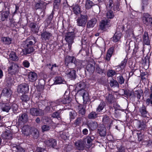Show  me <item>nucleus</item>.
Listing matches in <instances>:
<instances>
[{"label":"nucleus","instance_id":"11","mask_svg":"<svg viewBox=\"0 0 152 152\" xmlns=\"http://www.w3.org/2000/svg\"><path fill=\"white\" fill-rule=\"evenodd\" d=\"M1 136L3 139L9 140L12 139L13 136L12 132L10 130L7 129L3 133Z\"/></svg>","mask_w":152,"mask_h":152},{"label":"nucleus","instance_id":"16","mask_svg":"<svg viewBox=\"0 0 152 152\" xmlns=\"http://www.w3.org/2000/svg\"><path fill=\"white\" fill-rule=\"evenodd\" d=\"M137 125V129L140 131H144L146 129L147 125L146 122L143 121H138Z\"/></svg>","mask_w":152,"mask_h":152},{"label":"nucleus","instance_id":"32","mask_svg":"<svg viewBox=\"0 0 152 152\" xmlns=\"http://www.w3.org/2000/svg\"><path fill=\"white\" fill-rule=\"evenodd\" d=\"M34 50L33 47L29 46V47H27V48H25L22 51L24 54H27L33 52Z\"/></svg>","mask_w":152,"mask_h":152},{"label":"nucleus","instance_id":"56","mask_svg":"<svg viewBox=\"0 0 152 152\" xmlns=\"http://www.w3.org/2000/svg\"><path fill=\"white\" fill-rule=\"evenodd\" d=\"M11 108L13 110V111L15 112L17 111L18 109V106L16 104H12Z\"/></svg>","mask_w":152,"mask_h":152},{"label":"nucleus","instance_id":"8","mask_svg":"<svg viewBox=\"0 0 152 152\" xmlns=\"http://www.w3.org/2000/svg\"><path fill=\"white\" fill-rule=\"evenodd\" d=\"M142 20L143 22L147 26L152 24V18L148 13H145L143 14Z\"/></svg>","mask_w":152,"mask_h":152},{"label":"nucleus","instance_id":"10","mask_svg":"<svg viewBox=\"0 0 152 152\" xmlns=\"http://www.w3.org/2000/svg\"><path fill=\"white\" fill-rule=\"evenodd\" d=\"M19 93H23L27 92L29 91L28 86L27 84L24 83L19 85L17 88Z\"/></svg>","mask_w":152,"mask_h":152},{"label":"nucleus","instance_id":"52","mask_svg":"<svg viewBox=\"0 0 152 152\" xmlns=\"http://www.w3.org/2000/svg\"><path fill=\"white\" fill-rule=\"evenodd\" d=\"M117 80H118V82L120 84H122L124 83L125 81V79L123 78V77L122 75H120L119 76L117 77Z\"/></svg>","mask_w":152,"mask_h":152},{"label":"nucleus","instance_id":"22","mask_svg":"<svg viewBox=\"0 0 152 152\" xmlns=\"http://www.w3.org/2000/svg\"><path fill=\"white\" fill-rule=\"evenodd\" d=\"M139 111L142 117L144 118L147 117V114L148 113L146 110V107L143 105L139 109Z\"/></svg>","mask_w":152,"mask_h":152},{"label":"nucleus","instance_id":"26","mask_svg":"<svg viewBox=\"0 0 152 152\" xmlns=\"http://www.w3.org/2000/svg\"><path fill=\"white\" fill-rule=\"evenodd\" d=\"M121 35V33L119 32H115L113 37V41L115 42L118 41L120 39Z\"/></svg>","mask_w":152,"mask_h":152},{"label":"nucleus","instance_id":"45","mask_svg":"<svg viewBox=\"0 0 152 152\" xmlns=\"http://www.w3.org/2000/svg\"><path fill=\"white\" fill-rule=\"evenodd\" d=\"M11 60L14 61H16L18 60V57L16 56L15 53L13 52H12L9 56Z\"/></svg>","mask_w":152,"mask_h":152},{"label":"nucleus","instance_id":"46","mask_svg":"<svg viewBox=\"0 0 152 152\" xmlns=\"http://www.w3.org/2000/svg\"><path fill=\"white\" fill-rule=\"evenodd\" d=\"M63 80L61 77H56L55 78L54 84H55L61 83Z\"/></svg>","mask_w":152,"mask_h":152},{"label":"nucleus","instance_id":"59","mask_svg":"<svg viewBox=\"0 0 152 152\" xmlns=\"http://www.w3.org/2000/svg\"><path fill=\"white\" fill-rule=\"evenodd\" d=\"M23 66L26 68H28L30 65V63L27 60L24 61L23 62Z\"/></svg>","mask_w":152,"mask_h":152},{"label":"nucleus","instance_id":"43","mask_svg":"<svg viewBox=\"0 0 152 152\" xmlns=\"http://www.w3.org/2000/svg\"><path fill=\"white\" fill-rule=\"evenodd\" d=\"M61 111V110H59L57 111L54 112L52 114V117L54 118H56L59 120L61 119L60 113Z\"/></svg>","mask_w":152,"mask_h":152},{"label":"nucleus","instance_id":"36","mask_svg":"<svg viewBox=\"0 0 152 152\" xmlns=\"http://www.w3.org/2000/svg\"><path fill=\"white\" fill-rule=\"evenodd\" d=\"M109 84L111 87L115 88L119 87V85L118 82L113 79L110 81Z\"/></svg>","mask_w":152,"mask_h":152},{"label":"nucleus","instance_id":"33","mask_svg":"<svg viewBox=\"0 0 152 152\" xmlns=\"http://www.w3.org/2000/svg\"><path fill=\"white\" fill-rule=\"evenodd\" d=\"M2 93L5 96L9 97L11 96L12 92L10 89L5 88L3 90Z\"/></svg>","mask_w":152,"mask_h":152},{"label":"nucleus","instance_id":"50","mask_svg":"<svg viewBox=\"0 0 152 152\" xmlns=\"http://www.w3.org/2000/svg\"><path fill=\"white\" fill-rule=\"evenodd\" d=\"M21 99L23 101L26 102L29 100L30 98L28 95L23 94L21 96Z\"/></svg>","mask_w":152,"mask_h":152},{"label":"nucleus","instance_id":"44","mask_svg":"<svg viewBox=\"0 0 152 152\" xmlns=\"http://www.w3.org/2000/svg\"><path fill=\"white\" fill-rule=\"evenodd\" d=\"M97 114L95 112L92 111L88 114V117L89 119H95L97 117Z\"/></svg>","mask_w":152,"mask_h":152},{"label":"nucleus","instance_id":"53","mask_svg":"<svg viewBox=\"0 0 152 152\" xmlns=\"http://www.w3.org/2000/svg\"><path fill=\"white\" fill-rule=\"evenodd\" d=\"M74 64L75 65V67L76 66H79L80 68L83 67L82 64V61L78 60L75 59V61H74Z\"/></svg>","mask_w":152,"mask_h":152},{"label":"nucleus","instance_id":"14","mask_svg":"<svg viewBox=\"0 0 152 152\" xmlns=\"http://www.w3.org/2000/svg\"><path fill=\"white\" fill-rule=\"evenodd\" d=\"M11 107L10 104L9 103H0V109L3 111L8 112Z\"/></svg>","mask_w":152,"mask_h":152},{"label":"nucleus","instance_id":"57","mask_svg":"<svg viewBox=\"0 0 152 152\" xmlns=\"http://www.w3.org/2000/svg\"><path fill=\"white\" fill-rule=\"evenodd\" d=\"M42 129L43 131H47L50 129V127L48 125H44L42 127Z\"/></svg>","mask_w":152,"mask_h":152},{"label":"nucleus","instance_id":"2","mask_svg":"<svg viewBox=\"0 0 152 152\" xmlns=\"http://www.w3.org/2000/svg\"><path fill=\"white\" fill-rule=\"evenodd\" d=\"M75 59L74 56H67L65 58V64L69 68L73 69L75 67V65L74 62Z\"/></svg>","mask_w":152,"mask_h":152},{"label":"nucleus","instance_id":"62","mask_svg":"<svg viewBox=\"0 0 152 152\" xmlns=\"http://www.w3.org/2000/svg\"><path fill=\"white\" fill-rule=\"evenodd\" d=\"M81 118H78L75 120V124L77 125H79L81 123Z\"/></svg>","mask_w":152,"mask_h":152},{"label":"nucleus","instance_id":"13","mask_svg":"<svg viewBox=\"0 0 152 152\" xmlns=\"http://www.w3.org/2000/svg\"><path fill=\"white\" fill-rule=\"evenodd\" d=\"M45 143L48 146L54 148L56 145V141L55 139H51L46 140Z\"/></svg>","mask_w":152,"mask_h":152},{"label":"nucleus","instance_id":"3","mask_svg":"<svg viewBox=\"0 0 152 152\" xmlns=\"http://www.w3.org/2000/svg\"><path fill=\"white\" fill-rule=\"evenodd\" d=\"M75 37V34L73 32H69L66 34L65 40L68 43V47L69 49L71 47V45L73 42V40Z\"/></svg>","mask_w":152,"mask_h":152},{"label":"nucleus","instance_id":"54","mask_svg":"<svg viewBox=\"0 0 152 152\" xmlns=\"http://www.w3.org/2000/svg\"><path fill=\"white\" fill-rule=\"evenodd\" d=\"M7 82L9 85H12L14 83L13 79L10 77H8L7 78Z\"/></svg>","mask_w":152,"mask_h":152},{"label":"nucleus","instance_id":"17","mask_svg":"<svg viewBox=\"0 0 152 152\" xmlns=\"http://www.w3.org/2000/svg\"><path fill=\"white\" fill-rule=\"evenodd\" d=\"M37 75L35 72H30L28 75L29 80L31 82H34L37 79Z\"/></svg>","mask_w":152,"mask_h":152},{"label":"nucleus","instance_id":"40","mask_svg":"<svg viewBox=\"0 0 152 152\" xmlns=\"http://www.w3.org/2000/svg\"><path fill=\"white\" fill-rule=\"evenodd\" d=\"M108 23V21L107 20H102L100 22V28L101 29L103 30L104 29L106 25Z\"/></svg>","mask_w":152,"mask_h":152},{"label":"nucleus","instance_id":"29","mask_svg":"<svg viewBox=\"0 0 152 152\" xmlns=\"http://www.w3.org/2000/svg\"><path fill=\"white\" fill-rule=\"evenodd\" d=\"M88 126L90 129L93 130L96 129L98 124L96 122L91 121L88 124Z\"/></svg>","mask_w":152,"mask_h":152},{"label":"nucleus","instance_id":"15","mask_svg":"<svg viewBox=\"0 0 152 152\" xmlns=\"http://www.w3.org/2000/svg\"><path fill=\"white\" fill-rule=\"evenodd\" d=\"M36 41L35 38L33 36H30L26 40V43L27 47L31 46L34 45L36 42Z\"/></svg>","mask_w":152,"mask_h":152},{"label":"nucleus","instance_id":"27","mask_svg":"<svg viewBox=\"0 0 152 152\" xmlns=\"http://www.w3.org/2000/svg\"><path fill=\"white\" fill-rule=\"evenodd\" d=\"M102 122L104 124H107L108 125L112 123V121L107 115H104L103 117Z\"/></svg>","mask_w":152,"mask_h":152},{"label":"nucleus","instance_id":"38","mask_svg":"<svg viewBox=\"0 0 152 152\" xmlns=\"http://www.w3.org/2000/svg\"><path fill=\"white\" fill-rule=\"evenodd\" d=\"M31 31L34 33H36L38 32L39 29L36 27V24L34 23H31L29 25Z\"/></svg>","mask_w":152,"mask_h":152},{"label":"nucleus","instance_id":"21","mask_svg":"<svg viewBox=\"0 0 152 152\" xmlns=\"http://www.w3.org/2000/svg\"><path fill=\"white\" fill-rule=\"evenodd\" d=\"M52 34L47 31L44 32L41 34V38L45 40H49L52 36Z\"/></svg>","mask_w":152,"mask_h":152},{"label":"nucleus","instance_id":"5","mask_svg":"<svg viewBox=\"0 0 152 152\" xmlns=\"http://www.w3.org/2000/svg\"><path fill=\"white\" fill-rule=\"evenodd\" d=\"M94 136L90 134L88 135L83 139V140L86 145V148H88L91 146V142L94 140Z\"/></svg>","mask_w":152,"mask_h":152},{"label":"nucleus","instance_id":"35","mask_svg":"<svg viewBox=\"0 0 152 152\" xmlns=\"http://www.w3.org/2000/svg\"><path fill=\"white\" fill-rule=\"evenodd\" d=\"M106 16L107 18L112 19L114 18V15L111 9H107V11L106 13Z\"/></svg>","mask_w":152,"mask_h":152},{"label":"nucleus","instance_id":"61","mask_svg":"<svg viewBox=\"0 0 152 152\" xmlns=\"http://www.w3.org/2000/svg\"><path fill=\"white\" fill-rule=\"evenodd\" d=\"M17 152H25V150L20 146H18L16 148Z\"/></svg>","mask_w":152,"mask_h":152},{"label":"nucleus","instance_id":"25","mask_svg":"<svg viewBox=\"0 0 152 152\" xmlns=\"http://www.w3.org/2000/svg\"><path fill=\"white\" fill-rule=\"evenodd\" d=\"M10 12L9 11H7L1 12V20L2 21H4L6 20L9 15Z\"/></svg>","mask_w":152,"mask_h":152},{"label":"nucleus","instance_id":"12","mask_svg":"<svg viewBox=\"0 0 152 152\" xmlns=\"http://www.w3.org/2000/svg\"><path fill=\"white\" fill-rule=\"evenodd\" d=\"M28 117L27 114L26 113L20 114L19 116L18 121L20 123H25L28 121Z\"/></svg>","mask_w":152,"mask_h":152},{"label":"nucleus","instance_id":"47","mask_svg":"<svg viewBox=\"0 0 152 152\" xmlns=\"http://www.w3.org/2000/svg\"><path fill=\"white\" fill-rule=\"evenodd\" d=\"M74 12L76 15H77L80 13V8L77 5H75L73 7Z\"/></svg>","mask_w":152,"mask_h":152},{"label":"nucleus","instance_id":"1","mask_svg":"<svg viewBox=\"0 0 152 152\" xmlns=\"http://www.w3.org/2000/svg\"><path fill=\"white\" fill-rule=\"evenodd\" d=\"M86 85L84 83L80 82L76 84L75 90L81 95L84 102H86L89 100L88 94L87 92L84 89Z\"/></svg>","mask_w":152,"mask_h":152},{"label":"nucleus","instance_id":"23","mask_svg":"<svg viewBox=\"0 0 152 152\" xmlns=\"http://www.w3.org/2000/svg\"><path fill=\"white\" fill-rule=\"evenodd\" d=\"M77 107L79 113L82 116L84 115L86 113V105L80 104Z\"/></svg>","mask_w":152,"mask_h":152},{"label":"nucleus","instance_id":"49","mask_svg":"<svg viewBox=\"0 0 152 152\" xmlns=\"http://www.w3.org/2000/svg\"><path fill=\"white\" fill-rule=\"evenodd\" d=\"M116 74V72L113 70H109L107 72V76L108 77H112Z\"/></svg>","mask_w":152,"mask_h":152},{"label":"nucleus","instance_id":"39","mask_svg":"<svg viewBox=\"0 0 152 152\" xmlns=\"http://www.w3.org/2000/svg\"><path fill=\"white\" fill-rule=\"evenodd\" d=\"M114 98L113 96L110 94L107 95L106 97V100L107 101L110 103H112L114 102Z\"/></svg>","mask_w":152,"mask_h":152},{"label":"nucleus","instance_id":"6","mask_svg":"<svg viewBox=\"0 0 152 152\" xmlns=\"http://www.w3.org/2000/svg\"><path fill=\"white\" fill-rule=\"evenodd\" d=\"M30 113L33 116H42L44 114L43 111L42 110L35 108H31Z\"/></svg>","mask_w":152,"mask_h":152},{"label":"nucleus","instance_id":"24","mask_svg":"<svg viewBox=\"0 0 152 152\" xmlns=\"http://www.w3.org/2000/svg\"><path fill=\"white\" fill-rule=\"evenodd\" d=\"M66 92L65 93L64 95V98L62 99V103L63 104H66L69 103L71 101V99L68 95L69 94H66Z\"/></svg>","mask_w":152,"mask_h":152},{"label":"nucleus","instance_id":"60","mask_svg":"<svg viewBox=\"0 0 152 152\" xmlns=\"http://www.w3.org/2000/svg\"><path fill=\"white\" fill-rule=\"evenodd\" d=\"M43 4L42 3H37L35 5V8L37 9L42 8V7Z\"/></svg>","mask_w":152,"mask_h":152},{"label":"nucleus","instance_id":"30","mask_svg":"<svg viewBox=\"0 0 152 152\" xmlns=\"http://www.w3.org/2000/svg\"><path fill=\"white\" fill-rule=\"evenodd\" d=\"M98 130L99 131V133L100 136H104L106 135V129L104 125L99 127Z\"/></svg>","mask_w":152,"mask_h":152},{"label":"nucleus","instance_id":"55","mask_svg":"<svg viewBox=\"0 0 152 152\" xmlns=\"http://www.w3.org/2000/svg\"><path fill=\"white\" fill-rule=\"evenodd\" d=\"M137 135L138 136V140L139 141H142L144 137L143 134L141 133H137Z\"/></svg>","mask_w":152,"mask_h":152},{"label":"nucleus","instance_id":"58","mask_svg":"<svg viewBox=\"0 0 152 152\" xmlns=\"http://www.w3.org/2000/svg\"><path fill=\"white\" fill-rule=\"evenodd\" d=\"M96 70L97 72L99 74H102L103 72V70L101 69L98 65H96Z\"/></svg>","mask_w":152,"mask_h":152},{"label":"nucleus","instance_id":"64","mask_svg":"<svg viewBox=\"0 0 152 152\" xmlns=\"http://www.w3.org/2000/svg\"><path fill=\"white\" fill-rule=\"evenodd\" d=\"M53 17V15L52 14H50V15L49 16L47 20L48 22V23H50V22L52 19Z\"/></svg>","mask_w":152,"mask_h":152},{"label":"nucleus","instance_id":"28","mask_svg":"<svg viewBox=\"0 0 152 152\" xmlns=\"http://www.w3.org/2000/svg\"><path fill=\"white\" fill-rule=\"evenodd\" d=\"M114 49V47H112L108 50L105 57V59L107 61H108L110 60L113 51Z\"/></svg>","mask_w":152,"mask_h":152},{"label":"nucleus","instance_id":"41","mask_svg":"<svg viewBox=\"0 0 152 152\" xmlns=\"http://www.w3.org/2000/svg\"><path fill=\"white\" fill-rule=\"evenodd\" d=\"M94 5V4L89 0H87L86 1L85 6L86 9H89Z\"/></svg>","mask_w":152,"mask_h":152},{"label":"nucleus","instance_id":"42","mask_svg":"<svg viewBox=\"0 0 152 152\" xmlns=\"http://www.w3.org/2000/svg\"><path fill=\"white\" fill-rule=\"evenodd\" d=\"M1 40L5 44H10L11 43V39L9 37H3L1 38Z\"/></svg>","mask_w":152,"mask_h":152},{"label":"nucleus","instance_id":"51","mask_svg":"<svg viewBox=\"0 0 152 152\" xmlns=\"http://www.w3.org/2000/svg\"><path fill=\"white\" fill-rule=\"evenodd\" d=\"M114 5L113 1L112 0H109L108 3L106 6V8L107 10L111 9L113 7Z\"/></svg>","mask_w":152,"mask_h":152},{"label":"nucleus","instance_id":"18","mask_svg":"<svg viewBox=\"0 0 152 152\" xmlns=\"http://www.w3.org/2000/svg\"><path fill=\"white\" fill-rule=\"evenodd\" d=\"M97 22L96 18H93L91 20H88L87 23L86 27L87 28H93L96 24Z\"/></svg>","mask_w":152,"mask_h":152},{"label":"nucleus","instance_id":"48","mask_svg":"<svg viewBox=\"0 0 152 152\" xmlns=\"http://www.w3.org/2000/svg\"><path fill=\"white\" fill-rule=\"evenodd\" d=\"M105 103L103 102H101L96 108V111L98 112H100L103 109Z\"/></svg>","mask_w":152,"mask_h":152},{"label":"nucleus","instance_id":"63","mask_svg":"<svg viewBox=\"0 0 152 152\" xmlns=\"http://www.w3.org/2000/svg\"><path fill=\"white\" fill-rule=\"evenodd\" d=\"M113 7V9L114 11H119L120 10L118 4L114 5Z\"/></svg>","mask_w":152,"mask_h":152},{"label":"nucleus","instance_id":"20","mask_svg":"<svg viewBox=\"0 0 152 152\" xmlns=\"http://www.w3.org/2000/svg\"><path fill=\"white\" fill-rule=\"evenodd\" d=\"M31 129L30 126L28 125L23 126L22 129V133L25 135L28 136L30 135Z\"/></svg>","mask_w":152,"mask_h":152},{"label":"nucleus","instance_id":"4","mask_svg":"<svg viewBox=\"0 0 152 152\" xmlns=\"http://www.w3.org/2000/svg\"><path fill=\"white\" fill-rule=\"evenodd\" d=\"M87 20V18L86 16L81 15L77 19V25L79 26L84 27Z\"/></svg>","mask_w":152,"mask_h":152},{"label":"nucleus","instance_id":"19","mask_svg":"<svg viewBox=\"0 0 152 152\" xmlns=\"http://www.w3.org/2000/svg\"><path fill=\"white\" fill-rule=\"evenodd\" d=\"M39 133L38 130L34 128H31L30 135L33 137L34 139H37L39 137Z\"/></svg>","mask_w":152,"mask_h":152},{"label":"nucleus","instance_id":"9","mask_svg":"<svg viewBox=\"0 0 152 152\" xmlns=\"http://www.w3.org/2000/svg\"><path fill=\"white\" fill-rule=\"evenodd\" d=\"M8 71L9 73L12 74H15L19 71L18 66L14 63H12L9 67Z\"/></svg>","mask_w":152,"mask_h":152},{"label":"nucleus","instance_id":"31","mask_svg":"<svg viewBox=\"0 0 152 152\" xmlns=\"http://www.w3.org/2000/svg\"><path fill=\"white\" fill-rule=\"evenodd\" d=\"M68 76L70 78L75 79L76 77V71L74 70H70L67 73Z\"/></svg>","mask_w":152,"mask_h":152},{"label":"nucleus","instance_id":"7","mask_svg":"<svg viewBox=\"0 0 152 152\" xmlns=\"http://www.w3.org/2000/svg\"><path fill=\"white\" fill-rule=\"evenodd\" d=\"M75 145L76 149L79 150H83L86 148V145L84 140H80L75 143Z\"/></svg>","mask_w":152,"mask_h":152},{"label":"nucleus","instance_id":"37","mask_svg":"<svg viewBox=\"0 0 152 152\" xmlns=\"http://www.w3.org/2000/svg\"><path fill=\"white\" fill-rule=\"evenodd\" d=\"M95 69V66L92 64H89L86 67V70L90 73H92Z\"/></svg>","mask_w":152,"mask_h":152},{"label":"nucleus","instance_id":"34","mask_svg":"<svg viewBox=\"0 0 152 152\" xmlns=\"http://www.w3.org/2000/svg\"><path fill=\"white\" fill-rule=\"evenodd\" d=\"M143 40L145 44L148 45L150 44V40L149 39L148 33L145 32L143 36Z\"/></svg>","mask_w":152,"mask_h":152}]
</instances>
